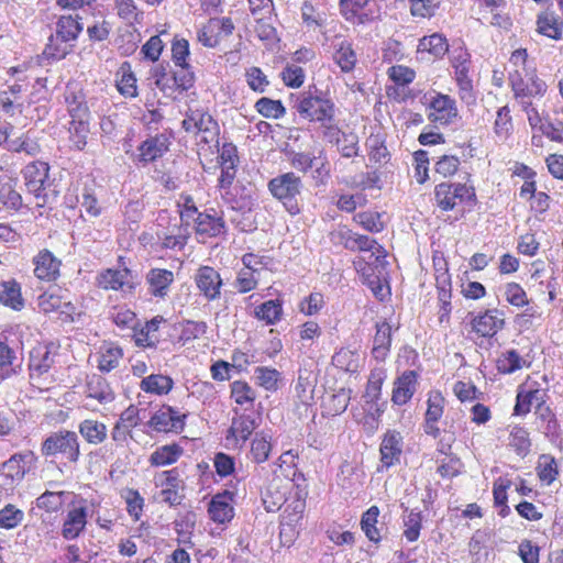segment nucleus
<instances>
[{
	"instance_id": "61",
	"label": "nucleus",
	"mask_w": 563,
	"mask_h": 563,
	"mask_svg": "<svg viewBox=\"0 0 563 563\" xmlns=\"http://www.w3.org/2000/svg\"><path fill=\"white\" fill-rule=\"evenodd\" d=\"M231 397L238 405L253 404L255 400V390L242 380H235L231 384Z\"/></svg>"
},
{
	"instance_id": "10",
	"label": "nucleus",
	"mask_w": 563,
	"mask_h": 563,
	"mask_svg": "<svg viewBox=\"0 0 563 563\" xmlns=\"http://www.w3.org/2000/svg\"><path fill=\"white\" fill-rule=\"evenodd\" d=\"M169 145L170 135L166 133L148 136L139 145L137 153L133 154V161L137 165L146 166L147 164L163 157L169 150Z\"/></svg>"
},
{
	"instance_id": "28",
	"label": "nucleus",
	"mask_w": 563,
	"mask_h": 563,
	"mask_svg": "<svg viewBox=\"0 0 563 563\" xmlns=\"http://www.w3.org/2000/svg\"><path fill=\"white\" fill-rule=\"evenodd\" d=\"M537 30L540 34L552 40H561L563 23L552 11L545 10L538 15Z\"/></svg>"
},
{
	"instance_id": "22",
	"label": "nucleus",
	"mask_w": 563,
	"mask_h": 563,
	"mask_svg": "<svg viewBox=\"0 0 563 563\" xmlns=\"http://www.w3.org/2000/svg\"><path fill=\"white\" fill-rule=\"evenodd\" d=\"M497 310H487L472 319V329L479 336L493 338L504 327V320L496 316Z\"/></svg>"
},
{
	"instance_id": "52",
	"label": "nucleus",
	"mask_w": 563,
	"mask_h": 563,
	"mask_svg": "<svg viewBox=\"0 0 563 563\" xmlns=\"http://www.w3.org/2000/svg\"><path fill=\"white\" fill-rule=\"evenodd\" d=\"M379 509L377 506H372L362 516L361 526L365 536L373 542L377 543L380 540V534L376 528Z\"/></svg>"
},
{
	"instance_id": "8",
	"label": "nucleus",
	"mask_w": 563,
	"mask_h": 563,
	"mask_svg": "<svg viewBox=\"0 0 563 563\" xmlns=\"http://www.w3.org/2000/svg\"><path fill=\"white\" fill-rule=\"evenodd\" d=\"M48 164L41 161H35L27 164L22 170L25 187L30 194L42 202L38 206L46 203L45 188L48 180Z\"/></svg>"
},
{
	"instance_id": "9",
	"label": "nucleus",
	"mask_w": 563,
	"mask_h": 563,
	"mask_svg": "<svg viewBox=\"0 0 563 563\" xmlns=\"http://www.w3.org/2000/svg\"><path fill=\"white\" fill-rule=\"evenodd\" d=\"M236 167H222L221 175L218 180V187L222 200L230 205L233 210H252L254 200L250 195H244L241 198H236L233 192L236 188L232 187L235 178Z\"/></svg>"
},
{
	"instance_id": "30",
	"label": "nucleus",
	"mask_w": 563,
	"mask_h": 563,
	"mask_svg": "<svg viewBox=\"0 0 563 563\" xmlns=\"http://www.w3.org/2000/svg\"><path fill=\"white\" fill-rule=\"evenodd\" d=\"M184 449L177 443L165 444L156 448L150 455V464L155 467L174 464L183 455Z\"/></svg>"
},
{
	"instance_id": "40",
	"label": "nucleus",
	"mask_w": 563,
	"mask_h": 563,
	"mask_svg": "<svg viewBox=\"0 0 563 563\" xmlns=\"http://www.w3.org/2000/svg\"><path fill=\"white\" fill-rule=\"evenodd\" d=\"M117 88L125 98H135L137 96L136 78L131 69V65L124 62L118 71Z\"/></svg>"
},
{
	"instance_id": "27",
	"label": "nucleus",
	"mask_w": 563,
	"mask_h": 563,
	"mask_svg": "<svg viewBox=\"0 0 563 563\" xmlns=\"http://www.w3.org/2000/svg\"><path fill=\"white\" fill-rule=\"evenodd\" d=\"M87 397L98 400L100 404H109L115 396L110 384L100 375H92L86 386Z\"/></svg>"
},
{
	"instance_id": "18",
	"label": "nucleus",
	"mask_w": 563,
	"mask_h": 563,
	"mask_svg": "<svg viewBox=\"0 0 563 563\" xmlns=\"http://www.w3.org/2000/svg\"><path fill=\"white\" fill-rule=\"evenodd\" d=\"M196 232L200 235L216 238L227 232V225L222 218L214 209L198 213L195 218Z\"/></svg>"
},
{
	"instance_id": "1",
	"label": "nucleus",
	"mask_w": 563,
	"mask_h": 563,
	"mask_svg": "<svg viewBox=\"0 0 563 563\" xmlns=\"http://www.w3.org/2000/svg\"><path fill=\"white\" fill-rule=\"evenodd\" d=\"M290 107L301 119L313 123L334 121L336 113L333 100L316 86L291 93Z\"/></svg>"
},
{
	"instance_id": "14",
	"label": "nucleus",
	"mask_w": 563,
	"mask_h": 563,
	"mask_svg": "<svg viewBox=\"0 0 563 563\" xmlns=\"http://www.w3.org/2000/svg\"><path fill=\"white\" fill-rule=\"evenodd\" d=\"M97 285L104 290H131L134 288L132 272L126 267L101 271L97 276Z\"/></svg>"
},
{
	"instance_id": "56",
	"label": "nucleus",
	"mask_w": 563,
	"mask_h": 563,
	"mask_svg": "<svg viewBox=\"0 0 563 563\" xmlns=\"http://www.w3.org/2000/svg\"><path fill=\"white\" fill-rule=\"evenodd\" d=\"M255 108L265 118L280 119L286 113V109L282 101L265 97L256 101Z\"/></svg>"
},
{
	"instance_id": "49",
	"label": "nucleus",
	"mask_w": 563,
	"mask_h": 563,
	"mask_svg": "<svg viewBox=\"0 0 563 563\" xmlns=\"http://www.w3.org/2000/svg\"><path fill=\"white\" fill-rule=\"evenodd\" d=\"M121 496L125 500L126 511L129 516L134 521H139L143 515V509L145 505L144 498L141 496L139 490L133 488L124 489Z\"/></svg>"
},
{
	"instance_id": "12",
	"label": "nucleus",
	"mask_w": 563,
	"mask_h": 563,
	"mask_svg": "<svg viewBox=\"0 0 563 563\" xmlns=\"http://www.w3.org/2000/svg\"><path fill=\"white\" fill-rule=\"evenodd\" d=\"M195 283L208 301L220 298L223 285L220 273L211 266H200L195 274Z\"/></svg>"
},
{
	"instance_id": "20",
	"label": "nucleus",
	"mask_w": 563,
	"mask_h": 563,
	"mask_svg": "<svg viewBox=\"0 0 563 563\" xmlns=\"http://www.w3.org/2000/svg\"><path fill=\"white\" fill-rule=\"evenodd\" d=\"M34 275L41 280L52 282L59 276L60 261L48 250H42L33 258Z\"/></svg>"
},
{
	"instance_id": "54",
	"label": "nucleus",
	"mask_w": 563,
	"mask_h": 563,
	"mask_svg": "<svg viewBox=\"0 0 563 563\" xmlns=\"http://www.w3.org/2000/svg\"><path fill=\"white\" fill-rule=\"evenodd\" d=\"M25 518L23 510L12 504L5 505L0 509V527L11 530L19 527Z\"/></svg>"
},
{
	"instance_id": "47",
	"label": "nucleus",
	"mask_w": 563,
	"mask_h": 563,
	"mask_svg": "<svg viewBox=\"0 0 563 563\" xmlns=\"http://www.w3.org/2000/svg\"><path fill=\"white\" fill-rule=\"evenodd\" d=\"M332 364L345 372L355 373L360 367V354L349 349H341L332 356Z\"/></svg>"
},
{
	"instance_id": "13",
	"label": "nucleus",
	"mask_w": 563,
	"mask_h": 563,
	"mask_svg": "<svg viewBox=\"0 0 563 563\" xmlns=\"http://www.w3.org/2000/svg\"><path fill=\"white\" fill-rule=\"evenodd\" d=\"M234 497L235 493L230 489H224L212 496L208 506L210 519L218 525L229 523L234 518Z\"/></svg>"
},
{
	"instance_id": "58",
	"label": "nucleus",
	"mask_w": 563,
	"mask_h": 563,
	"mask_svg": "<svg viewBox=\"0 0 563 563\" xmlns=\"http://www.w3.org/2000/svg\"><path fill=\"white\" fill-rule=\"evenodd\" d=\"M203 133L202 141L209 143L219 134V125L218 122L212 118L210 113L200 109V114L198 118V129L197 133Z\"/></svg>"
},
{
	"instance_id": "48",
	"label": "nucleus",
	"mask_w": 563,
	"mask_h": 563,
	"mask_svg": "<svg viewBox=\"0 0 563 563\" xmlns=\"http://www.w3.org/2000/svg\"><path fill=\"white\" fill-rule=\"evenodd\" d=\"M509 445L517 455L527 456L531 446L529 432L523 427L515 426L510 431Z\"/></svg>"
},
{
	"instance_id": "62",
	"label": "nucleus",
	"mask_w": 563,
	"mask_h": 563,
	"mask_svg": "<svg viewBox=\"0 0 563 563\" xmlns=\"http://www.w3.org/2000/svg\"><path fill=\"white\" fill-rule=\"evenodd\" d=\"M198 41L206 47L213 48L219 42L218 22L217 19H210L207 24L198 31Z\"/></svg>"
},
{
	"instance_id": "44",
	"label": "nucleus",
	"mask_w": 563,
	"mask_h": 563,
	"mask_svg": "<svg viewBox=\"0 0 563 563\" xmlns=\"http://www.w3.org/2000/svg\"><path fill=\"white\" fill-rule=\"evenodd\" d=\"M65 102L71 120L88 119L89 109L85 101V96L81 92L68 90L65 95Z\"/></svg>"
},
{
	"instance_id": "17",
	"label": "nucleus",
	"mask_w": 563,
	"mask_h": 563,
	"mask_svg": "<svg viewBox=\"0 0 563 563\" xmlns=\"http://www.w3.org/2000/svg\"><path fill=\"white\" fill-rule=\"evenodd\" d=\"M174 279V273L169 269L151 268L145 276L147 292L154 298L164 299L168 296Z\"/></svg>"
},
{
	"instance_id": "41",
	"label": "nucleus",
	"mask_w": 563,
	"mask_h": 563,
	"mask_svg": "<svg viewBox=\"0 0 563 563\" xmlns=\"http://www.w3.org/2000/svg\"><path fill=\"white\" fill-rule=\"evenodd\" d=\"M80 210L92 218H97L102 213V207L98 200L95 185H85L80 195L77 197Z\"/></svg>"
},
{
	"instance_id": "24",
	"label": "nucleus",
	"mask_w": 563,
	"mask_h": 563,
	"mask_svg": "<svg viewBox=\"0 0 563 563\" xmlns=\"http://www.w3.org/2000/svg\"><path fill=\"white\" fill-rule=\"evenodd\" d=\"M16 178L8 175L0 176V202L2 206L12 211H19L22 206V196L16 191Z\"/></svg>"
},
{
	"instance_id": "21",
	"label": "nucleus",
	"mask_w": 563,
	"mask_h": 563,
	"mask_svg": "<svg viewBox=\"0 0 563 563\" xmlns=\"http://www.w3.org/2000/svg\"><path fill=\"white\" fill-rule=\"evenodd\" d=\"M333 49L332 59L341 71L346 74L353 71L357 57L352 43L344 37L336 36L333 42Z\"/></svg>"
},
{
	"instance_id": "38",
	"label": "nucleus",
	"mask_w": 563,
	"mask_h": 563,
	"mask_svg": "<svg viewBox=\"0 0 563 563\" xmlns=\"http://www.w3.org/2000/svg\"><path fill=\"white\" fill-rule=\"evenodd\" d=\"M82 30V24L78 21V15H62L56 22V30L53 35L66 41H75Z\"/></svg>"
},
{
	"instance_id": "50",
	"label": "nucleus",
	"mask_w": 563,
	"mask_h": 563,
	"mask_svg": "<svg viewBox=\"0 0 563 563\" xmlns=\"http://www.w3.org/2000/svg\"><path fill=\"white\" fill-rule=\"evenodd\" d=\"M351 400V390L341 388L325 400L328 415L338 416L343 413Z\"/></svg>"
},
{
	"instance_id": "35",
	"label": "nucleus",
	"mask_w": 563,
	"mask_h": 563,
	"mask_svg": "<svg viewBox=\"0 0 563 563\" xmlns=\"http://www.w3.org/2000/svg\"><path fill=\"white\" fill-rule=\"evenodd\" d=\"M368 0H340V10L346 21L364 24L369 21V15L362 12Z\"/></svg>"
},
{
	"instance_id": "45",
	"label": "nucleus",
	"mask_w": 563,
	"mask_h": 563,
	"mask_svg": "<svg viewBox=\"0 0 563 563\" xmlns=\"http://www.w3.org/2000/svg\"><path fill=\"white\" fill-rule=\"evenodd\" d=\"M405 512H407L404 516V537L409 542H415L420 537V531L422 528V514L418 509H411L408 510V508H405Z\"/></svg>"
},
{
	"instance_id": "53",
	"label": "nucleus",
	"mask_w": 563,
	"mask_h": 563,
	"mask_svg": "<svg viewBox=\"0 0 563 563\" xmlns=\"http://www.w3.org/2000/svg\"><path fill=\"white\" fill-rule=\"evenodd\" d=\"M196 522L197 514L191 510L185 511L179 514L178 517L174 520V530L183 541H186L192 533Z\"/></svg>"
},
{
	"instance_id": "15",
	"label": "nucleus",
	"mask_w": 563,
	"mask_h": 563,
	"mask_svg": "<svg viewBox=\"0 0 563 563\" xmlns=\"http://www.w3.org/2000/svg\"><path fill=\"white\" fill-rule=\"evenodd\" d=\"M185 415L180 416L175 408L163 406L152 416L148 424L157 432H178L185 427Z\"/></svg>"
},
{
	"instance_id": "57",
	"label": "nucleus",
	"mask_w": 563,
	"mask_h": 563,
	"mask_svg": "<svg viewBox=\"0 0 563 563\" xmlns=\"http://www.w3.org/2000/svg\"><path fill=\"white\" fill-rule=\"evenodd\" d=\"M65 494V492L46 490L36 498V507L47 512H56L64 504Z\"/></svg>"
},
{
	"instance_id": "11",
	"label": "nucleus",
	"mask_w": 563,
	"mask_h": 563,
	"mask_svg": "<svg viewBox=\"0 0 563 563\" xmlns=\"http://www.w3.org/2000/svg\"><path fill=\"white\" fill-rule=\"evenodd\" d=\"M508 79L516 99L542 97L547 91V84L533 75H520L518 71H509Z\"/></svg>"
},
{
	"instance_id": "31",
	"label": "nucleus",
	"mask_w": 563,
	"mask_h": 563,
	"mask_svg": "<svg viewBox=\"0 0 563 563\" xmlns=\"http://www.w3.org/2000/svg\"><path fill=\"white\" fill-rule=\"evenodd\" d=\"M531 362L525 360L516 350L503 351L497 361L496 367L500 374H512L523 367H529Z\"/></svg>"
},
{
	"instance_id": "26",
	"label": "nucleus",
	"mask_w": 563,
	"mask_h": 563,
	"mask_svg": "<svg viewBox=\"0 0 563 563\" xmlns=\"http://www.w3.org/2000/svg\"><path fill=\"white\" fill-rule=\"evenodd\" d=\"M391 344V325L384 321L376 324L372 354L377 361H384L389 353Z\"/></svg>"
},
{
	"instance_id": "51",
	"label": "nucleus",
	"mask_w": 563,
	"mask_h": 563,
	"mask_svg": "<svg viewBox=\"0 0 563 563\" xmlns=\"http://www.w3.org/2000/svg\"><path fill=\"white\" fill-rule=\"evenodd\" d=\"M123 356L122 349L115 345L104 347L98 360V368L103 373H109L119 366Z\"/></svg>"
},
{
	"instance_id": "2",
	"label": "nucleus",
	"mask_w": 563,
	"mask_h": 563,
	"mask_svg": "<svg viewBox=\"0 0 563 563\" xmlns=\"http://www.w3.org/2000/svg\"><path fill=\"white\" fill-rule=\"evenodd\" d=\"M41 453L51 462L56 460L76 464L80 456V444L75 431L60 429L49 433L41 444Z\"/></svg>"
},
{
	"instance_id": "42",
	"label": "nucleus",
	"mask_w": 563,
	"mask_h": 563,
	"mask_svg": "<svg viewBox=\"0 0 563 563\" xmlns=\"http://www.w3.org/2000/svg\"><path fill=\"white\" fill-rule=\"evenodd\" d=\"M7 136L3 135V150L11 153H25L29 156H36L40 153L38 144L31 140L27 133H21L14 137L12 142H5Z\"/></svg>"
},
{
	"instance_id": "16",
	"label": "nucleus",
	"mask_w": 563,
	"mask_h": 563,
	"mask_svg": "<svg viewBox=\"0 0 563 563\" xmlns=\"http://www.w3.org/2000/svg\"><path fill=\"white\" fill-rule=\"evenodd\" d=\"M404 438L399 431L388 430L382 440L379 452L380 461L385 467H391L400 463Z\"/></svg>"
},
{
	"instance_id": "23",
	"label": "nucleus",
	"mask_w": 563,
	"mask_h": 563,
	"mask_svg": "<svg viewBox=\"0 0 563 563\" xmlns=\"http://www.w3.org/2000/svg\"><path fill=\"white\" fill-rule=\"evenodd\" d=\"M71 47L68 41L57 38L55 35L51 34L43 53L37 56V64L45 66L58 62L70 53Z\"/></svg>"
},
{
	"instance_id": "5",
	"label": "nucleus",
	"mask_w": 563,
	"mask_h": 563,
	"mask_svg": "<svg viewBox=\"0 0 563 563\" xmlns=\"http://www.w3.org/2000/svg\"><path fill=\"white\" fill-rule=\"evenodd\" d=\"M434 197L440 209L450 211L461 203L474 201L475 191L465 184L441 183L435 186Z\"/></svg>"
},
{
	"instance_id": "60",
	"label": "nucleus",
	"mask_w": 563,
	"mask_h": 563,
	"mask_svg": "<svg viewBox=\"0 0 563 563\" xmlns=\"http://www.w3.org/2000/svg\"><path fill=\"white\" fill-rule=\"evenodd\" d=\"M254 375L257 384L266 390L277 389V384L280 377V373L277 369L258 366L255 368Z\"/></svg>"
},
{
	"instance_id": "33",
	"label": "nucleus",
	"mask_w": 563,
	"mask_h": 563,
	"mask_svg": "<svg viewBox=\"0 0 563 563\" xmlns=\"http://www.w3.org/2000/svg\"><path fill=\"white\" fill-rule=\"evenodd\" d=\"M0 302L13 310L20 311L24 307V299L21 294V286L15 279L1 283Z\"/></svg>"
},
{
	"instance_id": "7",
	"label": "nucleus",
	"mask_w": 563,
	"mask_h": 563,
	"mask_svg": "<svg viewBox=\"0 0 563 563\" xmlns=\"http://www.w3.org/2000/svg\"><path fill=\"white\" fill-rule=\"evenodd\" d=\"M459 117L456 102L453 98L441 92H434L428 101V119L439 125L452 124Z\"/></svg>"
},
{
	"instance_id": "25",
	"label": "nucleus",
	"mask_w": 563,
	"mask_h": 563,
	"mask_svg": "<svg viewBox=\"0 0 563 563\" xmlns=\"http://www.w3.org/2000/svg\"><path fill=\"white\" fill-rule=\"evenodd\" d=\"M54 364V357L46 346L34 349L30 353V376L32 379L40 378L47 373Z\"/></svg>"
},
{
	"instance_id": "36",
	"label": "nucleus",
	"mask_w": 563,
	"mask_h": 563,
	"mask_svg": "<svg viewBox=\"0 0 563 563\" xmlns=\"http://www.w3.org/2000/svg\"><path fill=\"white\" fill-rule=\"evenodd\" d=\"M470 66L454 68V78L459 86L460 99L471 106L475 103L476 96L473 89V81L470 78Z\"/></svg>"
},
{
	"instance_id": "32",
	"label": "nucleus",
	"mask_w": 563,
	"mask_h": 563,
	"mask_svg": "<svg viewBox=\"0 0 563 563\" xmlns=\"http://www.w3.org/2000/svg\"><path fill=\"white\" fill-rule=\"evenodd\" d=\"M80 435L89 444H101L108 435L107 426L98 420L85 419L78 426Z\"/></svg>"
},
{
	"instance_id": "6",
	"label": "nucleus",
	"mask_w": 563,
	"mask_h": 563,
	"mask_svg": "<svg viewBox=\"0 0 563 563\" xmlns=\"http://www.w3.org/2000/svg\"><path fill=\"white\" fill-rule=\"evenodd\" d=\"M88 523V508L85 499L74 501L69 505L62 522L60 536L73 541L79 538L86 530Z\"/></svg>"
},
{
	"instance_id": "59",
	"label": "nucleus",
	"mask_w": 563,
	"mask_h": 563,
	"mask_svg": "<svg viewBox=\"0 0 563 563\" xmlns=\"http://www.w3.org/2000/svg\"><path fill=\"white\" fill-rule=\"evenodd\" d=\"M178 69L174 71L173 85L180 91H187L194 87L196 77L189 64L177 65Z\"/></svg>"
},
{
	"instance_id": "4",
	"label": "nucleus",
	"mask_w": 563,
	"mask_h": 563,
	"mask_svg": "<svg viewBox=\"0 0 563 563\" xmlns=\"http://www.w3.org/2000/svg\"><path fill=\"white\" fill-rule=\"evenodd\" d=\"M35 461L36 456L32 451H24L3 462L0 466V492H13Z\"/></svg>"
},
{
	"instance_id": "64",
	"label": "nucleus",
	"mask_w": 563,
	"mask_h": 563,
	"mask_svg": "<svg viewBox=\"0 0 563 563\" xmlns=\"http://www.w3.org/2000/svg\"><path fill=\"white\" fill-rule=\"evenodd\" d=\"M509 65L512 67L510 71H518L526 77L527 75H533V71H536V67L528 60L527 51L523 48L516 49L511 54Z\"/></svg>"
},
{
	"instance_id": "39",
	"label": "nucleus",
	"mask_w": 563,
	"mask_h": 563,
	"mask_svg": "<svg viewBox=\"0 0 563 563\" xmlns=\"http://www.w3.org/2000/svg\"><path fill=\"white\" fill-rule=\"evenodd\" d=\"M256 319L264 321L267 325L276 324L283 316V305L278 299L267 300L254 310Z\"/></svg>"
},
{
	"instance_id": "55",
	"label": "nucleus",
	"mask_w": 563,
	"mask_h": 563,
	"mask_svg": "<svg viewBox=\"0 0 563 563\" xmlns=\"http://www.w3.org/2000/svg\"><path fill=\"white\" fill-rule=\"evenodd\" d=\"M445 399L438 390H432L428 395L427 411L424 420L430 422H439L444 411Z\"/></svg>"
},
{
	"instance_id": "3",
	"label": "nucleus",
	"mask_w": 563,
	"mask_h": 563,
	"mask_svg": "<svg viewBox=\"0 0 563 563\" xmlns=\"http://www.w3.org/2000/svg\"><path fill=\"white\" fill-rule=\"evenodd\" d=\"M267 187L272 196L280 201L291 216H296L300 212L299 200L303 184L301 178L294 172H288L272 178Z\"/></svg>"
},
{
	"instance_id": "37",
	"label": "nucleus",
	"mask_w": 563,
	"mask_h": 563,
	"mask_svg": "<svg viewBox=\"0 0 563 563\" xmlns=\"http://www.w3.org/2000/svg\"><path fill=\"white\" fill-rule=\"evenodd\" d=\"M174 386V380L169 376L162 374H152L141 380L140 388L150 394L167 395Z\"/></svg>"
},
{
	"instance_id": "34",
	"label": "nucleus",
	"mask_w": 563,
	"mask_h": 563,
	"mask_svg": "<svg viewBox=\"0 0 563 563\" xmlns=\"http://www.w3.org/2000/svg\"><path fill=\"white\" fill-rule=\"evenodd\" d=\"M257 427L258 422L256 418L251 415H240L233 418L229 433L234 437L235 440H240L244 444Z\"/></svg>"
},
{
	"instance_id": "46",
	"label": "nucleus",
	"mask_w": 563,
	"mask_h": 563,
	"mask_svg": "<svg viewBox=\"0 0 563 563\" xmlns=\"http://www.w3.org/2000/svg\"><path fill=\"white\" fill-rule=\"evenodd\" d=\"M90 132L88 119L71 120L69 123V140L71 146L82 151L87 144V137Z\"/></svg>"
},
{
	"instance_id": "63",
	"label": "nucleus",
	"mask_w": 563,
	"mask_h": 563,
	"mask_svg": "<svg viewBox=\"0 0 563 563\" xmlns=\"http://www.w3.org/2000/svg\"><path fill=\"white\" fill-rule=\"evenodd\" d=\"M208 325L205 321L186 320L181 323L179 340L184 343L199 339L207 332Z\"/></svg>"
},
{
	"instance_id": "29",
	"label": "nucleus",
	"mask_w": 563,
	"mask_h": 563,
	"mask_svg": "<svg viewBox=\"0 0 563 563\" xmlns=\"http://www.w3.org/2000/svg\"><path fill=\"white\" fill-rule=\"evenodd\" d=\"M449 52V43L445 36L433 33L419 40L417 53H428L434 58H442Z\"/></svg>"
},
{
	"instance_id": "43",
	"label": "nucleus",
	"mask_w": 563,
	"mask_h": 563,
	"mask_svg": "<svg viewBox=\"0 0 563 563\" xmlns=\"http://www.w3.org/2000/svg\"><path fill=\"white\" fill-rule=\"evenodd\" d=\"M272 451L271 435L264 432L255 433L251 442V459L253 462L261 464L268 460Z\"/></svg>"
},
{
	"instance_id": "19",
	"label": "nucleus",
	"mask_w": 563,
	"mask_h": 563,
	"mask_svg": "<svg viewBox=\"0 0 563 563\" xmlns=\"http://www.w3.org/2000/svg\"><path fill=\"white\" fill-rule=\"evenodd\" d=\"M418 385V375L415 371H405L396 378L393 388L391 401L394 405H406L415 395Z\"/></svg>"
}]
</instances>
